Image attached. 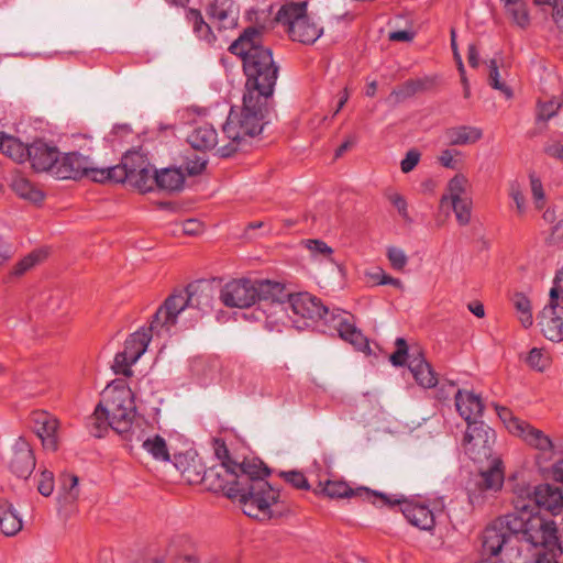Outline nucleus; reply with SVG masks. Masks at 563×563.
Segmentation results:
<instances>
[{"mask_svg": "<svg viewBox=\"0 0 563 563\" xmlns=\"http://www.w3.org/2000/svg\"><path fill=\"white\" fill-rule=\"evenodd\" d=\"M183 232L187 235H196L202 232V223L197 219H187L183 222Z\"/></svg>", "mask_w": 563, "mask_h": 563, "instance_id": "nucleus-59", "label": "nucleus"}, {"mask_svg": "<svg viewBox=\"0 0 563 563\" xmlns=\"http://www.w3.org/2000/svg\"><path fill=\"white\" fill-rule=\"evenodd\" d=\"M552 19L561 32H563V0H556L552 10Z\"/></svg>", "mask_w": 563, "mask_h": 563, "instance_id": "nucleus-61", "label": "nucleus"}, {"mask_svg": "<svg viewBox=\"0 0 563 563\" xmlns=\"http://www.w3.org/2000/svg\"><path fill=\"white\" fill-rule=\"evenodd\" d=\"M408 367L416 382L424 387L432 388L437 385L438 378L431 365L426 361L424 355L419 346L411 347Z\"/></svg>", "mask_w": 563, "mask_h": 563, "instance_id": "nucleus-23", "label": "nucleus"}, {"mask_svg": "<svg viewBox=\"0 0 563 563\" xmlns=\"http://www.w3.org/2000/svg\"><path fill=\"white\" fill-rule=\"evenodd\" d=\"M38 493L43 496H49L54 490V476L49 471H43L41 473V479L37 485Z\"/></svg>", "mask_w": 563, "mask_h": 563, "instance_id": "nucleus-53", "label": "nucleus"}, {"mask_svg": "<svg viewBox=\"0 0 563 563\" xmlns=\"http://www.w3.org/2000/svg\"><path fill=\"white\" fill-rule=\"evenodd\" d=\"M253 280L247 278L232 279L220 290V300L228 308L245 309L255 305Z\"/></svg>", "mask_w": 563, "mask_h": 563, "instance_id": "nucleus-14", "label": "nucleus"}, {"mask_svg": "<svg viewBox=\"0 0 563 563\" xmlns=\"http://www.w3.org/2000/svg\"><path fill=\"white\" fill-rule=\"evenodd\" d=\"M514 305L519 313V320L523 328H529L533 323L530 300L522 294L514 296Z\"/></svg>", "mask_w": 563, "mask_h": 563, "instance_id": "nucleus-40", "label": "nucleus"}, {"mask_svg": "<svg viewBox=\"0 0 563 563\" xmlns=\"http://www.w3.org/2000/svg\"><path fill=\"white\" fill-rule=\"evenodd\" d=\"M455 407L467 424L473 423L472 419L476 421V418L481 417L484 410V406L478 396L461 389H459L455 395Z\"/></svg>", "mask_w": 563, "mask_h": 563, "instance_id": "nucleus-27", "label": "nucleus"}, {"mask_svg": "<svg viewBox=\"0 0 563 563\" xmlns=\"http://www.w3.org/2000/svg\"><path fill=\"white\" fill-rule=\"evenodd\" d=\"M321 493L329 498H358L373 505L378 503H397L398 499H391L383 493L371 490L366 487L351 488L345 482L342 481H327L324 484L320 483Z\"/></svg>", "mask_w": 563, "mask_h": 563, "instance_id": "nucleus-13", "label": "nucleus"}, {"mask_svg": "<svg viewBox=\"0 0 563 563\" xmlns=\"http://www.w3.org/2000/svg\"><path fill=\"white\" fill-rule=\"evenodd\" d=\"M420 161V153L417 150H410L407 152L405 158L400 163L402 173L411 172Z\"/></svg>", "mask_w": 563, "mask_h": 563, "instance_id": "nucleus-56", "label": "nucleus"}, {"mask_svg": "<svg viewBox=\"0 0 563 563\" xmlns=\"http://www.w3.org/2000/svg\"><path fill=\"white\" fill-rule=\"evenodd\" d=\"M514 518L512 512L501 516L494 520L483 532V552L489 556H497L503 547L507 544L511 538H517V533H512V527L509 521Z\"/></svg>", "mask_w": 563, "mask_h": 563, "instance_id": "nucleus-12", "label": "nucleus"}, {"mask_svg": "<svg viewBox=\"0 0 563 563\" xmlns=\"http://www.w3.org/2000/svg\"><path fill=\"white\" fill-rule=\"evenodd\" d=\"M563 239V219L560 220L552 229V233L549 238L550 243H559Z\"/></svg>", "mask_w": 563, "mask_h": 563, "instance_id": "nucleus-63", "label": "nucleus"}, {"mask_svg": "<svg viewBox=\"0 0 563 563\" xmlns=\"http://www.w3.org/2000/svg\"><path fill=\"white\" fill-rule=\"evenodd\" d=\"M29 145L19 139L0 132V152L14 162L24 163L27 157Z\"/></svg>", "mask_w": 563, "mask_h": 563, "instance_id": "nucleus-34", "label": "nucleus"}, {"mask_svg": "<svg viewBox=\"0 0 563 563\" xmlns=\"http://www.w3.org/2000/svg\"><path fill=\"white\" fill-rule=\"evenodd\" d=\"M172 328L156 327L154 328L153 320L148 328H142L132 333L124 343V350L119 352L113 361L112 369L115 374L131 376V366L145 353L153 334L162 335L163 333L169 334Z\"/></svg>", "mask_w": 563, "mask_h": 563, "instance_id": "nucleus-9", "label": "nucleus"}, {"mask_svg": "<svg viewBox=\"0 0 563 563\" xmlns=\"http://www.w3.org/2000/svg\"><path fill=\"white\" fill-rule=\"evenodd\" d=\"M154 186L168 191L180 190L185 183V176L179 168H163L154 170Z\"/></svg>", "mask_w": 563, "mask_h": 563, "instance_id": "nucleus-32", "label": "nucleus"}, {"mask_svg": "<svg viewBox=\"0 0 563 563\" xmlns=\"http://www.w3.org/2000/svg\"><path fill=\"white\" fill-rule=\"evenodd\" d=\"M134 417L135 406L131 388L124 385L108 386L102 393V400L88 419V428L96 438L103 437L109 427L124 434L131 429Z\"/></svg>", "mask_w": 563, "mask_h": 563, "instance_id": "nucleus-5", "label": "nucleus"}, {"mask_svg": "<svg viewBox=\"0 0 563 563\" xmlns=\"http://www.w3.org/2000/svg\"><path fill=\"white\" fill-rule=\"evenodd\" d=\"M255 288V303L257 301H269L284 308L286 307V300L289 298L285 286L278 282H272L268 279L253 280Z\"/></svg>", "mask_w": 563, "mask_h": 563, "instance_id": "nucleus-26", "label": "nucleus"}, {"mask_svg": "<svg viewBox=\"0 0 563 563\" xmlns=\"http://www.w3.org/2000/svg\"><path fill=\"white\" fill-rule=\"evenodd\" d=\"M305 244L313 255L320 254L330 258L333 253V250L321 240H307Z\"/></svg>", "mask_w": 563, "mask_h": 563, "instance_id": "nucleus-52", "label": "nucleus"}, {"mask_svg": "<svg viewBox=\"0 0 563 563\" xmlns=\"http://www.w3.org/2000/svg\"><path fill=\"white\" fill-rule=\"evenodd\" d=\"M468 187H470L468 179L464 175H462V174L455 175L448 183V187H446L448 194L441 198V202L443 203L446 200H450L451 202H453V201H457L461 199L472 198L467 192Z\"/></svg>", "mask_w": 563, "mask_h": 563, "instance_id": "nucleus-36", "label": "nucleus"}, {"mask_svg": "<svg viewBox=\"0 0 563 563\" xmlns=\"http://www.w3.org/2000/svg\"><path fill=\"white\" fill-rule=\"evenodd\" d=\"M489 85L499 91H501L507 98L512 97L511 89L506 86L504 82L499 79V71L497 62L495 59L489 60V76H488Z\"/></svg>", "mask_w": 563, "mask_h": 563, "instance_id": "nucleus-46", "label": "nucleus"}, {"mask_svg": "<svg viewBox=\"0 0 563 563\" xmlns=\"http://www.w3.org/2000/svg\"><path fill=\"white\" fill-rule=\"evenodd\" d=\"M78 482V477L74 474L63 473L60 475L62 488L66 492L70 501H75L79 497Z\"/></svg>", "mask_w": 563, "mask_h": 563, "instance_id": "nucleus-45", "label": "nucleus"}, {"mask_svg": "<svg viewBox=\"0 0 563 563\" xmlns=\"http://www.w3.org/2000/svg\"><path fill=\"white\" fill-rule=\"evenodd\" d=\"M166 552L173 559V563H199L187 536L173 537Z\"/></svg>", "mask_w": 563, "mask_h": 563, "instance_id": "nucleus-28", "label": "nucleus"}, {"mask_svg": "<svg viewBox=\"0 0 563 563\" xmlns=\"http://www.w3.org/2000/svg\"><path fill=\"white\" fill-rule=\"evenodd\" d=\"M515 435L520 438L527 445L542 454H551L554 444L551 438L542 430L534 428L529 422H514Z\"/></svg>", "mask_w": 563, "mask_h": 563, "instance_id": "nucleus-21", "label": "nucleus"}, {"mask_svg": "<svg viewBox=\"0 0 563 563\" xmlns=\"http://www.w3.org/2000/svg\"><path fill=\"white\" fill-rule=\"evenodd\" d=\"M143 448L146 450L155 460L169 461V452L166 441L161 435H153L147 438L143 442Z\"/></svg>", "mask_w": 563, "mask_h": 563, "instance_id": "nucleus-39", "label": "nucleus"}, {"mask_svg": "<svg viewBox=\"0 0 563 563\" xmlns=\"http://www.w3.org/2000/svg\"><path fill=\"white\" fill-rule=\"evenodd\" d=\"M487 463V468L482 470L474 481L475 489H470V500L473 504L478 498L476 490L481 494L488 492L496 493L503 487L504 473L500 468L501 461L499 459H493Z\"/></svg>", "mask_w": 563, "mask_h": 563, "instance_id": "nucleus-16", "label": "nucleus"}, {"mask_svg": "<svg viewBox=\"0 0 563 563\" xmlns=\"http://www.w3.org/2000/svg\"><path fill=\"white\" fill-rule=\"evenodd\" d=\"M563 108L562 102L556 101L555 99H551L548 101H539L538 110H537V119L539 121H548L553 118L559 109Z\"/></svg>", "mask_w": 563, "mask_h": 563, "instance_id": "nucleus-44", "label": "nucleus"}, {"mask_svg": "<svg viewBox=\"0 0 563 563\" xmlns=\"http://www.w3.org/2000/svg\"><path fill=\"white\" fill-rule=\"evenodd\" d=\"M284 311L298 329L308 325L306 320L321 321L325 327L324 332L338 333L357 350L368 346L366 338L355 325L354 316L339 308L330 310L320 299L308 292L290 294Z\"/></svg>", "mask_w": 563, "mask_h": 563, "instance_id": "nucleus-2", "label": "nucleus"}, {"mask_svg": "<svg viewBox=\"0 0 563 563\" xmlns=\"http://www.w3.org/2000/svg\"><path fill=\"white\" fill-rule=\"evenodd\" d=\"M527 363L531 368L543 372L550 365V356L544 350L533 347L527 356Z\"/></svg>", "mask_w": 563, "mask_h": 563, "instance_id": "nucleus-43", "label": "nucleus"}, {"mask_svg": "<svg viewBox=\"0 0 563 563\" xmlns=\"http://www.w3.org/2000/svg\"><path fill=\"white\" fill-rule=\"evenodd\" d=\"M269 468L260 460L227 462L205 471L202 484L212 492H222L238 500L243 512L258 520L273 517L271 507L279 501V492L267 481Z\"/></svg>", "mask_w": 563, "mask_h": 563, "instance_id": "nucleus-1", "label": "nucleus"}, {"mask_svg": "<svg viewBox=\"0 0 563 563\" xmlns=\"http://www.w3.org/2000/svg\"><path fill=\"white\" fill-rule=\"evenodd\" d=\"M187 141L194 148L199 151L212 150L219 143L217 131L208 123L195 128L188 135Z\"/></svg>", "mask_w": 563, "mask_h": 563, "instance_id": "nucleus-30", "label": "nucleus"}, {"mask_svg": "<svg viewBox=\"0 0 563 563\" xmlns=\"http://www.w3.org/2000/svg\"><path fill=\"white\" fill-rule=\"evenodd\" d=\"M58 153L56 146L38 140L29 144L26 161L35 172H49L54 175Z\"/></svg>", "mask_w": 563, "mask_h": 563, "instance_id": "nucleus-18", "label": "nucleus"}, {"mask_svg": "<svg viewBox=\"0 0 563 563\" xmlns=\"http://www.w3.org/2000/svg\"><path fill=\"white\" fill-rule=\"evenodd\" d=\"M34 430L42 440V444L46 450L55 451L57 449V429L58 420L49 413L34 412L32 416Z\"/></svg>", "mask_w": 563, "mask_h": 563, "instance_id": "nucleus-25", "label": "nucleus"}, {"mask_svg": "<svg viewBox=\"0 0 563 563\" xmlns=\"http://www.w3.org/2000/svg\"><path fill=\"white\" fill-rule=\"evenodd\" d=\"M509 196L516 203L517 211L523 213L526 211V199L522 192L521 185L517 180L509 183Z\"/></svg>", "mask_w": 563, "mask_h": 563, "instance_id": "nucleus-50", "label": "nucleus"}, {"mask_svg": "<svg viewBox=\"0 0 563 563\" xmlns=\"http://www.w3.org/2000/svg\"><path fill=\"white\" fill-rule=\"evenodd\" d=\"M97 165L89 156L78 152H70L57 157L54 175L59 179H81L84 177L93 180Z\"/></svg>", "mask_w": 563, "mask_h": 563, "instance_id": "nucleus-11", "label": "nucleus"}, {"mask_svg": "<svg viewBox=\"0 0 563 563\" xmlns=\"http://www.w3.org/2000/svg\"><path fill=\"white\" fill-rule=\"evenodd\" d=\"M369 278L377 285H391L396 288H404L402 282L398 278L387 275L382 268L368 274Z\"/></svg>", "mask_w": 563, "mask_h": 563, "instance_id": "nucleus-49", "label": "nucleus"}, {"mask_svg": "<svg viewBox=\"0 0 563 563\" xmlns=\"http://www.w3.org/2000/svg\"><path fill=\"white\" fill-rule=\"evenodd\" d=\"M483 136L479 128L459 125L445 130V137L450 145H467L476 143Z\"/></svg>", "mask_w": 563, "mask_h": 563, "instance_id": "nucleus-33", "label": "nucleus"}, {"mask_svg": "<svg viewBox=\"0 0 563 563\" xmlns=\"http://www.w3.org/2000/svg\"><path fill=\"white\" fill-rule=\"evenodd\" d=\"M276 21L286 27L292 41L302 44H313L323 33V29L307 15L306 1L284 4L277 12Z\"/></svg>", "mask_w": 563, "mask_h": 563, "instance_id": "nucleus-8", "label": "nucleus"}, {"mask_svg": "<svg viewBox=\"0 0 563 563\" xmlns=\"http://www.w3.org/2000/svg\"><path fill=\"white\" fill-rule=\"evenodd\" d=\"M106 180H112L115 183H129V166L126 162V154L122 157L121 164L113 167H98L95 169L93 181L103 183Z\"/></svg>", "mask_w": 563, "mask_h": 563, "instance_id": "nucleus-35", "label": "nucleus"}, {"mask_svg": "<svg viewBox=\"0 0 563 563\" xmlns=\"http://www.w3.org/2000/svg\"><path fill=\"white\" fill-rule=\"evenodd\" d=\"M387 198L393 203V206L398 210L399 214L405 220L409 219L408 210H407V201L400 194L390 192L387 195Z\"/></svg>", "mask_w": 563, "mask_h": 563, "instance_id": "nucleus-55", "label": "nucleus"}, {"mask_svg": "<svg viewBox=\"0 0 563 563\" xmlns=\"http://www.w3.org/2000/svg\"><path fill=\"white\" fill-rule=\"evenodd\" d=\"M530 186L536 207L541 209L543 207L545 196L542 183L534 174L530 175Z\"/></svg>", "mask_w": 563, "mask_h": 563, "instance_id": "nucleus-51", "label": "nucleus"}, {"mask_svg": "<svg viewBox=\"0 0 563 563\" xmlns=\"http://www.w3.org/2000/svg\"><path fill=\"white\" fill-rule=\"evenodd\" d=\"M22 519L8 500L0 499V531L8 537L15 536L22 530Z\"/></svg>", "mask_w": 563, "mask_h": 563, "instance_id": "nucleus-31", "label": "nucleus"}, {"mask_svg": "<svg viewBox=\"0 0 563 563\" xmlns=\"http://www.w3.org/2000/svg\"><path fill=\"white\" fill-rule=\"evenodd\" d=\"M397 499V497H390ZM397 503H378V505L396 506L399 505L405 518L415 527L421 530H431L434 527L435 519L433 512L426 505L415 504L398 498Z\"/></svg>", "mask_w": 563, "mask_h": 563, "instance_id": "nucleus-19", "label": "nucleus"}, {"mask_svg": "<svg viewBox=\"0 0 563 563\" xmlns=\"http://www.w3.org/2000/svg\"><path fill=\"white\" fill-rule=\"evenodd\" d=\"M514 518L509 521L512 533L517 539L528 543L536 549H543L545 552L555 553L561 550L559 529L554 520L548 519L539 514L512 512Z\"/></svg>", "mask_w": 563, "mask_h": 563, "instance_id": "nucleus-6", "label": "nucleus"}, {"mask_svg": "<svg viewBox=\"0 0 563 563\" xmlns=\"http://www.w3.org/2000/svg\"><path fill=\"white\" fill-rule=\"evenodd\" d=\"M539 325L542 334L550 341L561 342L563 341V306H560L556 301L550 303L543 308L539 316Z\"/></svg>", "mask_w": 563, "mask_h": 563, "instance_id": "nucleus-17", "label": "nucleus"}, {"mask_svg": "<svg viewBox=\"0 0 563 563\" xmlns=\"http://www.w3.org/2000/svg\"><path fill=\"white\" fill-rule=\"evenodd\" d=\"M187 21L192 25L194 33L208 43L214 40L210 25L205 21L201 12L197 9H189L186 12Z\"/></svg>", "mask_w": 563, "mask_h": 563, "instance_id": "nucleus-38", "label": "nucleus"}, {"mask_svg": "<svg viewBox=\"0 0 563 563\" xmlns=\"http://www.w3.org/2000/svg\"><path fill=\"white\" fill-rule=\"evenodd\" d=\"M544 152L556 159L563 161V145L559 142H553L544 147Z\"/></svg>", "mask_w": 563, "mask_h": 563, "instance_id": "nucleus-62", "label": "nucleus"}, {"mask_svg": "<svg viewBox=\"0 0 563 563\" xmlns=\"http://www.w3.org/2000/svg\"><path fill=\"white\" fill-rule=\"evenodd\" d=\"M413 37L415 33L409 30L394 31L388 35L389 41L393 42H411Z\"/></svg>", "mask_w": 563, "mask_h": 563, "instance_id": "nucleus-60", "label": "nucleus"}, {"mask_svg": "<svg viewBox=\"0 0 563 563\" xmlns=\"http://www.w3.org/2000/svg\"><path fill=\"white\" fill-rule=\"evenodd\" d=\"M506 16L512 25L526 30L530 26L531 18L525 0H500Z\"/></svg>", "mask_w": 563, "mask_h": 563, "instance_id": "nucleus-29", "label": "nucleus"}, {"mask_svg": "<svg viewBox=\"0 0 563 563\" xmlns=\"http://www.w3.org/2000/svg\"><path fill=\"white\" fill-rule=\"evenodd\" d=\"M46 257V252L43 250L34 251L21 260L13 268L12 274L21 276L36 264L42 262Z\"/></svg>", "mask_w": 563, "mask_h": 563, "instance_id": "nucleus-42", "label": "nucleus"}, {"mask_svg": "<svg viewBox=\"0 0 563 563\" xmlns=\"http://www.w3.org/2000/svg\"><path fill=\"white\" fill-rule=\"evenodd\" d=\"M457 154H460V152H457V151L444 150L441 152L438 159L443 167L456 169L457 162L454 159V156Z\"/></svg>", "mask_w": 563, "mask_h": 563, "instance_id": "nucleus-57", "label": "nucleus"}, {"mask_svg": "<svg viewBox=\"0 0 563 563\" xmlns=\"http://www.w3.org/2000/svg\"><path fill=\"white\" fill-rule=\"evenodd\" d=\"M129 166L130 185L142 192L151 191L154 188V170L147 157L140 151L126 153Z\"/></svg>", "mask_w": 563, "mask_h": 563, "instance_id": "nucleus-15", "label": "nucleus"}, {"mask_svg": "<svg viewBox=\"0 0 563 563\" xmlns=\"http://www.w3.org/2000/svg\"><path fill=\"white\" fill-rule=\"evenodd\" d=\"M229 51L242 57L247 77L245 92L258 91L271 98L278 76L272 51L263 45L262 31L250 26L230 45Z\"/></svg>", "mask_w": 563, "mask_h": 563, "instance_id": "nucleus-3", "label": "nucleus"}, {"mask_svg": "<svg viewBox=\"0 0 563 563\" xmlns=\"http://www.w3.org/2000/svg\"><path fill=\"white\" fill-rule=\"evenodd\" d=\"M387 257L391 267L397 271H402L408 263L406 253L396 246H389L387 249Z\"/></svg>", "mask_w": 563, "mask_h": 563, "instance_id": "nucleus-47", "label": "nucleus"}, {"mask_svg": "<svg viewBox=\"0 0 563 563\" xmlns=\"http://www.w3.org/2000/svg\"><path fill=\"white\" fill-rule=\"evenodd\" d=\"M495 432L483 422L473 421L467 426L463 446L465 453L476 463L489 462L493 459Z\"/></svg>", "mask_w": 563, "mask_h": 563, "instance_id": "nucleus-10", "label": "nucleus"}, {"mask_svg": "<svg viewBox=\"0 0 563 563\" xmlns=\"http://www.w3.org/2000/svg\"><path fill=\"white\" fill-rule=\"evenodd\" d=\"M12 189L14 192L26 200L32 202H41L44 198L42 190L36 188L29 179L22 176H16L12 180Z\"/></svg>", "mask_w": 563, "mask_h": 563, "instance_id": "nucleus-37", "label": "nucleus"}, {"mask_svg": "<svg viewBox=\"0 0 563 563\" xmlns=\"http://www.w3.org/2000/svg\"><path fill=\"white\" fill-rule=\"evenodd\" d=\"M9 466L11 472L20 478L26 479L33 473L35 457L25 439L19 438L15 441Z\"/></svg>", "mask_w": 563, "mask_h": 563, "instance_id": "nucleus-20", "label": "nucleus"}, {"mask_svg": "<svg viewBox=\"0 0 563 563\" xmlns=\"http://www.w3.org/2000/svg\"><path fill=\"white\" fill-rule=\"evenodd\" d=\"M551 476L553 481L563 484V459L552 465Z\"/></svg>", "mask_w": 563, "mask_h": 563, "instance_id": "nucleus-64", "label": "nucleus"}, {"mask_svg": "<svg viewBox=\"0 0 563 563\" xmlns=\"http://www.w3.org/2000/svg\"><path fill=\"white\" fill-rule=\"evenodd\" d=\"M213 448H214V453H216L217 457L221 461L220 464H224L227 462L228 463L234 462L230 456L229 450H228L224 441H222L220 439H216Z\"/></svg>", "mask_w": 563, "mask_h": 563, "instance_id": "nucleus-58", "label": "nucleus"}, {"mask_svg": "<svg viewBox=\"0 0 563 563\" xmlns=\"http://www.w3.org/2000/svg\"><path fill=\"white\" fill-rule=\"evenodd\" d=\"M239 12L233 0H213L208 9V16L220 30H228L238 25Z\"/></svg>", "mask_w": 563, "mask_h": 563, "instance_id": "nucleus-22", "label": "nucleus"}, {"mask_svg": "<svg viewBox=\"0 0 563 563\" xmlns=\"http://www.w3.org/2000/svg\"><path fill=\"white\" fill-rule=\"evenodd\" d=\"M456 221L460 225H467L472 218L473 200L472 198L461 199L451 202Z\"/></svg>", "mask_w": 563, "mask_h": 563, "instance_id": "nucleus-41", "label": "nucleus"}, {"mask_svg": "<svg viewBox=\"0 0 563 563\" xmlns=\"http://www.w3.org/2000/svg\"><path fill=\"white\" fill-rule=\"evenodd\" d=\"M213 300L212 288L208 284H190L185 294H173L153 316L154 328H173L177 323L178 316L186 309L205 311L211 307Z\"/></svg>", "mask_w": 563, "mask_h": 563, "instance_id": "nucleus-7", "label": "nucleus"}, {"mask_svg": "<svg viewBox=\"0 0 563 563\" xmlns=\"http://www.w3.org/2000/svg\"><path fill=\"white\" fill-rule=\"evenodd\" d=\"M496 411H497L499 418L504 421L506 428L514 435H515V428H512V424L515 426L514 422L515 421L516 422H526L525 420H521V419L515 417L512 415V412L509 409L505 408V407L496 406Z\"/></svg>", "mask_w": 563, "mask_h": 563, "instance_id": "nucleus-54", "label": "nucleus"}, {"mask_svg": "<svg viewBox=\"0 0 563 563\" xmlns=\"http://www.w3.org/2000/svg\"><path fill=\"white\" fill-rule=\"evenodd\" d=\"M533 499L539 508L553 516L563 512V492L551 484H540L533 489Z\"/></svg>", "mask_w": 563, "mask_h": 563, "instance_id": "nucleus-24", "label": "nucleus"}, {"mask_svg": "<svg viewBox=\"0 0 563 563\" xmlns=\"http://www.w3.org/2000/svg\"><path fill=\"white\" fill-rule=\"evenodd\" d=\"M269 99L258 91L244 92L242 108L239 111L232 108L223 125V135L229 142L217 148L219 156H232L244 148L247 139L262 133L267 124Z\"/></svg>", "mask_w": 563, "mask_h": 563, "instance_id": "nucleus-4", "label": "nucleus"}, {"mask_svg": "<svg viewBox=\"0 0 563 563\" xmlns=\"http://www.w3.org/2000/svg\"><path fill=\"white\" fill-rule=\"evenodd\" d=\"M280 476L289 483L292 487L297 489H305L309 490L310 485L306 478V476L298 471H289V472H282Z\"/></svg>", "mask_w": 563, "mask_h": 563, "instance_id": "nucleus-48", "label": "nucleus"}]
</instances>
